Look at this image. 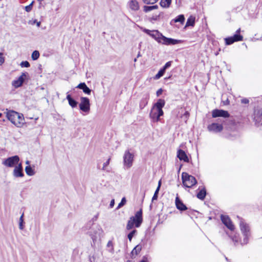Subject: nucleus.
I'll list each match as a JSON object with an SVG mask.
<instances>
[{
    "label": "nucleus",
    "instance_id": "f257e3e1",
    "mask_svg": "<svg viewBox=\"0 0 262 262\" xmlns=\"http://www.w3.org/2000/svg\"><path fill=\"white\" fill-rule=\"evenodd\" d=\"M165 103L164 100L160 99L154 105L149 114V117L154 122L159 121L160 117L163 115L162 108L164 106Z\"/></svg>",
    "mask_w": 262,
    "mask_h": 262
},
{
    "label": "nucleus",
    "instance_id": "f03ea898",
    "mask_svg": "<svg viewBox=\"0 0 262 262\" xmlns=\"http://www.w3.org/2000/svg\"><path fill=\"white\" fill-rule=\"evenodd\" d=\"M7 118L17 127H20L24 123V117L23 114L14 111H9L7 113Z\"/></svg>",
    "mask_w": 262,
    "mask_h": 262
},
{
    "label": "nucleus",
    "instance_id": "7ed1b4c3",
    "mask_svg": "<svg viewBox=\"0 0 262 262\" xmlns=\"http://www.w3.org/2000/svg\"><path fill=\"white\" fill-rule=\"evenodd\" d=\"M239 226L241 231L244 236L243 241L241 242V244L246 245L248 243L249 239L250 236V227L242 219H240Z\"/></svg>",
    "mask_w": 262,
    "mask_h": 262
},
{
    "label": "nucleus",
    "instance_id": "20e7f679",
    "mask_svg": "<svg viewBox=\"0 0 262 262\" xmlns=\"http://www.w3.org/2000/svg\"><path fill=\"white\" fill-rule=\"evenodd\" d=\"M182 179L184 186L188 188L192 187L197 183L195 178L193 176L189 175L186 172L182 173Z\"/></svg>",
    "mask_w": 262,
    "mask_h": 262
},
{
    "label": "nucleus",
    "instance_id": "39448f33",
    "mask_svg": "<svg viewBox=\"0 0 262 262\" xmlns=\"http://www.w3.org/2000/svg\"><path fill=\"white\" fill-rule=\"evenodd\" d=\"M134 159L133 154L126 150L123 155V166L125 169H129L133 165Z\"/></svg>",
    "mask_w": 262,
    "mask_h": 262
},
{
    "label": "nucleus",
    "instance_id": "423d86ee",
    "mask_svg": "<svg viewBox=\"0 0 262 262\" xmlns=\"http://www.w3.org/2000/svg\"><path fill=\"white\" fill-rule=\"evenodd\" d=\"M102 232L103 230L99 225H94L93 226L91 230L89 232V233L90 236H91L94 244H95L98 238L100 237Z\"/></svg>",
    "mask_w": 262,
    "mask_h": 262
},
{
    "label": "nucleus",
    "instance_id": "0eeeda50",
    "mask_svg": "<svg viewBox=\"0 0 262 262\" xmlns=\"http://www.w3.org/2000/svg\"><path fill=\"white\" fill-rule=\"evenodd\" d=\"M19 160V157L16 155L4 159L2 164L6 167H13L18 164Z\"/></svg>",
    "mask_w": 262,
    "mask_h": 262
},
{
    "label": "nucleus",
    "instance_id": "6e6552de",
    "mask_svg": "<svg viewBox=\"0 0 262 262\" xmlns=\"http://www.w3.org/2000/svg\"><path fill=\"white\" fill-rule=\"evenodd\" d=\"M81 111L86 113H89L90 111V99L85 97H80V102L79 104Z\"/></svg>",
    "mask_w": 262,
    "mask_h": 262
},
{
    "label": "nucleus",
    "instance_id": "1a4fd4ad",
    "mask_svg": "<svg viewBox=\"0 0 262 262\" xmlns=\"http://www.w3.org/2000/svg\"><path fill=\"white\" fill-rule=\"evenodd\" d=\"M28 75V74L27 72L22 73L18 79L12 81V85L15 88L21 86Z\"/></svg>",
    "mask_w": 262,
    "mask_h": 262
},
{
    "label": "nucleus",
    "instance_id": "9d476101",
    "mask_svg": "<svg viewBox=\"0 0 262 262\" xmlns=\"http://www.w3.org/2000/svg\"><path fill=\"white\" fill-rule=\"evenodd\" d=\"M221 219L223 223L231 231L234 229V226L230 219L227 215H221Z\"/></svg>",
    "mask_w": 262,
    "mask_h": 262
},
{
    "label": "nucleus",
    "instance_id": "9b49d317",
    "mask_svg": "<svg viewBox=\"0 0 262 262\" xmlns=\"http://www.w3.org/2000/svg\"><path fill=\"white\" fill-rule=\"evenodd\" d=\"M243 36L240 34H235L233 36L226 38L225 40L226 44L227 45H230L235 41H242L243 40Z\"/></svg>",
    "mask_w": 262,
    "mask_h": 262
},
{
    "label": "nucleus",
    "instance_id": "f8f14e48",
    "mask_svg": "<svg viewBox=\"0 0 262 262\" xmlns=\"http://www.w3.org/2000/svg\"><path fill=\"white\" fill-rule=\"evenodd\" d=\"M207 128L209 132L217 133L223 130V126L221 124L212 123L208 126Z\"/></svg>",
    "mask_w": 262,
    "mask_h": 262
},
{
    "label": "nucleus",
    "instance_id": "ddd939ff",
    "mask_svg": "<svg viewBox=\"0 0 262 262\" xmlns=\"http://www.w3.org/2000/svg\"><path fill=\"white\" fill-rule=\"evenodd\" d=\"M212 116L213 118H216L218 117L228 118L229 117L230 115L228 113V112L226 111L216 109L212 111Z\"/></svg>",
    "mask_w": 262,
    "mask_h": 262
},
{
    "label": "nucleus",
    "instance_id": "4468645a",
    "mask_svg": "<svg viewBox=\"0 0 262 262\" xmlns=\"http://www.w3.org/2000/svg\"><path fill=\"white\" fill-rule=\"evenodd\" d=\"M162 38V39L161 43L165 45H176L180 42V40H177L171 38H167L164 36H163Z\"/></svg>",
    "mask_w": 262,
    "mask_h": 262
},
{
    "label": "nucleus",
    "instance_id": "2eb2a0df",
    "mask_svg": "<svg viewBox=\"0 0 262 262\" xmlns=\"http://www.w3.org/2000/svg\"><path fill=\"white\" fill-rule=\"evenodd\" d=\"M131 217L135 218L136 227H139L143 221L142 209H140L139 211L136 213L135 216H132Z\"/></svg>",
    "mask_w": 262,
    "mask_h": 262
},
{
    "label": "nucleus",
    "instance_id": "dca6fc26",
    "mask_svg": "<svg viewBox=\"0 0 262 262\" xmlns=\"http://www.w3.org/2000/svg\"><path fill=\"white\" fill-rule=\"evenodd\" d=\"M153 38H154L159 43H161L162 40V37L163 35L160 33L158 30H152L150 35Z\"/></svg>",
    "mask_w": 262,
    "mask_h": 262
},
{
    "label": "nucleus",
    "instance_id": "f3484780",
    "mask_svg": "<svg viewBox=\"0 0 262 262\" xmlns=\"http://www.w3.org/2000/svg\"><path fill=\"white\" fill-rule=\"evenodd\" d=\"M175 203L177 209L179 210L184 211L187 209L186 205L182 202L178 196L176 197Z\"/></svg>",
    "mask_w": 262,
    "mask_h": 262
},
{
    "label": "nucleus",
    "instance_id": "a211bd4d",
    "mask_svg": "<svg viewBox=\"0 0 262 262\" xmlns=\"http://www.w3.org/2000/svg\"><path fill=\"white\" fill-rule=\"evenodd\" d=\"M177 157L180 160H183L185 162H188L189 159L184 151L182 149H179L177 152Z\"/></svg>",
    "mask_w": 262,
    "mask_h": 262
},
{
    "label": "nucleus",
    "instance_id": "6ab92c4d",
    "mask_svg": "<svg viewBox=\"0 0 262 262\" xmlns=\"http://www.w3.org/2000/svg\"><path fill=\"white\" fill-rule=\"evenodd\" d=\"M83 90V92L86 94H90L91 90L89 89L84 82L79 83L76 87Z\"/></svg>",
    "mask_w": 262,
    "mask_h": 262
},
{
    "label": "nucleus",
    "instance_id": "aec40b11",
    "mask_svg": "<svg viewBox=\"0 0 262 262\" xmlns=\"http://www.w3.org/2000/svg\"><path fill=\"white\" fill-rule=\"evenodd\" d=\"M129 8L134 11H137L139 9L138 2L136 0H130L128 3Z\"/></svg>",
    "mask_w": 262,
    "mask_h": 262
},
{
    "label": "nucleus",
    "instance_id": "412c9836",
    "mask_svg": "<svg viewBox=\"0 0 262 262\" xmlns=\"http://www.w3.org/2000/svg\"><path fill=\"white\" fill-rule=\"evenodd\" d=\"M67 99L68 101L69 105L72 107L74 108V107H76L77 106V105L78 104V102L76 100L73 99L71 97V96L70 94H69L68 93H67Z\"/></svg>",
    "mask_w": 262,
    "mask_h": 262
},
{
    "label": "nucleus",
    "instance_id": "4be33fe9",
    "mask_svg": "<svg viewBox=\"0 0 262 262\" xmlns=\"http://www.w3.org/2000/svg\"><path fill=\"white\" fill-rule=\"evenodd\" d=\"M185 20L184 16L182 14L178 15L176 18L172 19L170 21V25H172L173 23L179 22L181 24H183Z\"/></svg>",
    "mask_w": 262,
    "mask_h": 262
},
{
    "label": "nucleus",
    "instance_id": "5701e85b",
    "mask_svg": "<svg viewBox=\"0 0 262 262\" xmlns=\"http://www.w3.org/2000/svg\"><path fill=\"white\" fill-rule=\"evenodd\" d=\"M13 176L15 178H21L24 176V173L23 172V170H20L19 169H17L14 168L13 171Z\"/></svg>",
    "mask_w": 262,
    "mask_h": 262
},
{
    "label": "nucleus",
    "instance_id": "b1692460",
    "mask_svg": "<svg viewBox=\"0 0 262 262\" xmlns=\"http://www.w3.org/2000/svg\"><path fill=\"white\" fill-rule=\"evenodd\" d=\"M134 225L136 226L135 218L130 217L126 225V229L127 230H130L134 227Z\"/></svg>",
    "mask_w": 262,
    "mask_h": 262
},
{
    "label": "nucleus",
    "instance_id": "393cba45",
    "mask_svg": "<svg viewBox=\"0 0 262 262\" xmlns=\"http://www.w3.org/2000/svg\"><path fill=\"white\" fill-rule=\"evenodd\" d=\"M206 195V191L205 188L202 189L197 194V198L201 200H203Z\"/></svg>",
    "mask_w": 262,
    "mask_h": 262
},
{
    "label": "nucleus",
    "instance_id": "a878e982",
    "mask_svg": "<svg viewBox=\"0 0 262 262\" xmlns=\"http://www.w3.org/2000/svg\"><path fill=\"white\" fill-rule=\"evenodd\" d=\"M142 250V246L140 244L137 245L132 250L131 254L132 255H137Z\"/></svg>",
    "mask_w": 262,
    "mask_h": 262
},
{
    "label": "nucleus",
    "instance_id": "bb28decb",
    "mask_svg": "<svg viewBox=\"0 0 262 262\" xmlns=\"http://www.w3.org/2000/svg\"><path fill=\"white\" fill-rule=\"evenodd\" d=\"M171 3V0H161L160 6L163 8H168L169 7Z\"/></svg>",
    "mask_w": 262,
    "mask_h": 262
},
{
    "label": "nucleus",
    "instance_id": "cd10ccee",
    "mask_svg": "<svg viewBox=\"0 0 262 262\" xmlns=\"http://www.w3.org/2000/svg\"><path fill=\"white\" fill-rule=\"evenodd\" d=\"M195 23V17L192 16H190L187 20L185 27L193 26Z\"/></svg>",
    "mask_w": 262,
    "mask_h": 262
},
{
    "label": "nucleus",
    "instance_id": "c85d7f7f",
    "mask_svg": "<svg viewBox=\"0 0 262 262\" xmlns=\"http://www.w3.org/2000/svg\"><path fill=\"white\" fill-rule=\"evenodd\" d=\"M25 171L27 175L32 176L35 174L34 170L30 166H27L25 167Z\"/></svg>",
    "mask_w": 262,
    "mask_h": 262
},
{
    "label": "nucleus",
    "instance_id": "c756f323",
    "mask_svg": "<svg viewBox=\"0 0 262 262\" xmlns=\"http://www.w3.org/2000/svg\"><path fill=\"white\" fill-rule=\"evenodd\" d=\"M148 97L143 98L140 102V108L143 109L148 103Z\"/></svg>",
    "mask_w": 262,
    "mask_h": 262
},
{
    "label": "nucleus",
    "instance_id": "7c9ffc66",
    "mask_svg": "<svg viewBox=\"0 0 262 262\" xmlns=\"http://www.w3.org/2000/svg\"><path fill=\"white\" fill-rule=\"evenodd\" d=\"M165 71L163 69H161L158 73L155 76L154 79L157 80L160 78L162 76H163L164 74L165 73Z\"/></svg>",
    "mask_w": 262,
    "mask_h": 262
},
{
    "label": "nucleus",
    "instance_id": "2f4dec72",
    "mask_svg": "<svg viewBox=\"0 0 262 262\" xmlns=\"http://www.w3.org/2000/svg\"><path fill=\"white\" fill-rule=\"evenodd\" d=\"M39 55H40L39 52L38 51L35 50V51H33V53H32L31 58H32V60H36L39 58Z\"/></svg>",
    "mask_w": 262,
    "mask_h": 262
},
{
    "label": "nucleus",
    "instance_id": "473e14b6",
    "mask_svg": "<svg viewBox=\"0 0 262 262\" xmlns=\"http://www.w3.org/2000/svg\"><path fill=\"white\" fill-rule=\"evenodd\" d=\"M163 14V13L162 12H161L158 15H154L152 16V17H150L149 18V20L150 21H157V20H159L160 19V17L161 16V15Z\"/></svg>",
    "mask_w": 262,
    "mask_h": 262
},
{
    "label": "nucleus",
    "instance_id": "72a5a7b5",
    "mask_svg": "<svg viewBox=\"0 0 262 262\" xmlns=\"http://www.w3.org/2000/svg\"><path fill=\"white\" fill-rule=\"evenodd\" d=\"M24 213L22 214L19 219V228L20 230H23L24 229V220H23Z\"/></svg>",
    "mask_w": 262,
    "mask_h": 262
},
{
    "label": "nucleus",
    "instance_id": "f704fd0d",
    "mask_svg": "<svg viewBox=\"0 0 262 262\" xmlns=\"http://www.w3.org/2000/svg\"><path fill=\"white\" fill-rule=\"evenodd\" d=\"M126 199L125 198H123L121 200V202L118 204L117 207V209H118L119 208H120L121 207H122L123 205H125V204L126 203Z\"/></svg>",
    "mask_w": 262,
    "mask_h": 262
},
{
    "label": "nucleus",
    "instance_id": "c9c22d12",
    "mask_svg": "<svg viewBox=\"0 0 262 262\" xmlns=\"http://www.w3.org/2000/svg\"><path fill=\"white\" fill-rule=\"evenodd\" d=\"M158 0H142L143 2L147 5L154 4L156 3Z\"/></svg>",
    "mask_w": 262,
    "mask_h": 262
},
{
    "label": "nucleus",
    "instance_id": "e433bc0d",
    "mask_svg": "<svg viewBox=\"0 0 262 262\" xmlns=\"http://www.w3.org/2000/svg\"><path fill=\"white\" fill-rule=\"evenodd\" d=\"M136 232L137 231L136 230H134L128 234L127 237L130 242L132 241L133 237L136 233Z\"/></svg>",
    "mask_w": 262,
    "mask_h": 262
},
{
    "label": "nucleus",
    "instance_id": "4c0bfd02",
    "mask_svg": "<svg viewBox=\"0 0 262 262\" xmlns=\"http://www.w3.org/2000/svg\"><path fill=\"white\" fill-rule=\"evenodd\" d=\"M20 66L23 68V67H25V68H28L30 66V64L29 63V62L27 61H22L20 64Z\"/></svg>",
    "mask_w": 262,
    "mask_h": 262
},
{
    "label": "nucleus",
    "instance_id": "58836bf2",
    "mask_svg": "<svg viewBox=\"0 0 262 262\" xmlns=\"http://www.w3.org/2000/svg\"><path fill=\"white\" fill-rule=\"evenodd\" d=\"M107 247L108 248H110V251L113 252L114 251L113 244V242L111 241L108 242L107 244Z\"/></svg>",
    "mask_w": 262,
    "mask_h": 262
},
{
    "label": "nucleus",
    "instance_id": "ea45409f",
    "mask_svg": "<svg viewBox=\"0 0 262 262\" xmlns=\"http://www.w3.org/2000/svg\"><path fill=\"white\" fill-rule=\"evenodd\" d=\"M33 2H32L30 5L27 6L25 7V10L27 11V12H30L31 11L32 9V6H33Z\"/></svg>",
    "mask_w": 262,
    "mask_h": 262
},
{
    "label": "nucleus",
    "instance_id": "a19ab883",
    "mask_svg": "<svg viewBox=\"0 0 262 262\" xmlns=\"http://www.w3.org/2000/svg\"><path fill=\"white\" fill-rule=\"evenodd\" d=\"M152 10V6H144L143 7V11L145 12H148Z\"/></svg>",
    "mask_w": 262,
    "mask_h": 262
},
{
    "label": "nucleus",
    "instance_id": "79ce46f5",
    "mask_svg": "<svg viewBox=\"0 0 262 262\" xmlns=\"http://www.w3.org/2000/svg\"><path fill=\"white\" fill-rule=\"evenodd\" d=\"M159 191V189H156V190L154 193V196L152 198V201L157 200Z\"/></svg>",
    "mask_w": 262,
    "mask_h": 262
},
{
    "label": "nucleus",
    "instance_id": "37998d69",
    "mask_svg": "<svg viewBox=\"0 0 262 262\" xmlns=\"http://www.w3.org/2000/svg\"><path fill=\"white\" fill-rule=\"evenodd\" d=\"M172 61H168L165 63L164 67L162 68L165 71L168 68H169L171 65Z\"/></svg>",
    "mask_w": 262,
    "mask_h": 262
},
{
    "label": "nucleus",
    "instance_id": "c03bdc74",
    "mask_svg": "<svg viewBox=\"0 0 262 262\" xmlns=\"http://www.w3.org/2000/svg\"><path fill=\"white\" fill-rule=\"evenodd\" d=\"M231 238L232 239L233 242H234L235 245L238 243V238L236 235H234L233 236H230Z\"/></svg>",
    "mask_w": 262,
    "mask_h": 262
},
{
    "label": "nucleus",
    "instance_id": "a18cd8bd",
    "mask_svg": "<svg viewBox=\"0 0 262 262\" xmlns=\"http://www.w3.org/2000/svg\"><path fill=\"white\" fill-rule=\"evenodd\" d=\"M14 168H16L17 169H20V170H23V165H22V163L21 162L19 163V162L17 164H16L15 166H14Z\"/></svg>",
    "mask_w": 262,
    "mask_h": 262
},
{
    "label": "nucleus",
    "instance_id": "49530a36",
    "mask_svg": "<svg viewBox=\"0 0 262 262\" xmlns=\"http://www.w3.org/2000/svg\"><path fill=\"white\" fill-rule=\"evenodd\" d=\"M110 158H109L105 162H104L103 164V167H102V169L103 170H104L105 169V167H106L110 163Z\"/></svg>",
    "mask_w": 262,
    "mask_h": 262
},
{
    "label": "nucleus",
    "instance_id": "de8ad7c7",
    "mask_svg": "<svg viewBox=\"0 0 262 262\" xmlns=\"http://www.w3.org/2000/svg\"><path fill=\"white\" fill-rule=\"evenodd\" d=\"M5 61V58L3 56V53H0V65L2 64Z\"/></svg>",
    "mask_w": 262,
    "mask_h": 262
},
{
    "label": "nucleus",
    "instance_id": "09e8293b",
    "mask_svg": "<svg viewBox=\"0 0 262 262\" xmlns=\"http://www.w3.org/2000/svg\"><path fill=\"white\" fill-rule=\"evenodd\" d=\"M143 32H145V33L147 34L149 36L150 35L151 33H152V31L149 30L148 29H144L143 30Z\"/></svg>",
    "mask_w": 262,
    "mask_h": 262
},
{
    "label": "nucleus",
    "instance_id": "8fccbe9b",
    "mask_svg": "<svg viewBox=\"0 0 262 262\" xmlns=\"http://www.w3.org/2000/svg\"><path fill=\"white\" fill-rule=\"evenodd\" d=\"M249 102V100L246 98H244L241 100V102L244 104H247Z\"/></svg>",
    "mask_w": 262,
    "mask_h": 262
},
{
    "label": "nucleus",
    "instance_id": "3c124183",
    "mask_svg": "<svg viewBox=\"0 0 262 262\" xmlns=\"http://www.w3.org/2000/svg\"><path fill=\"white\" fill-rule=\"evenodd\" d=\"M162 92H163V90L162 89H159L157 91V93H156L157 96H159L160 95L162 94Z\"/></svg>",
    "mask_w": 262,
    "mask_h": 262
},
{
    "label": "nucleus",
    "instance_id": "603ef678",
    "mask_svg": "<svg viewBox=\"0 0 262 262\" xmlns=\"http://www.w3.org/2000/svg\"><path fill=\"white\" fill-rule=\"evenodd\" d=\"M114 204H115V200L114 199L112 200L111 201L110 204V207L111 208H113L114 206Z\"/></svg>",
    "mask_w": 262,
    "mask_h": 262
},
{
    "label": "nucleus",
    "instance_id": "864d4df0",
    "mask_svg": "<svg viewBox=\"0 0 262 262\" xmlns=\"http://www.w3.org/2000/svg\"><path fill=\"white\" fill-rule=\"evenodd\" d=\"M34 23H36L38 27H40L41 24L40 21H37V20H35Z\"/></svg>",
    "mask_w": 262,
    "mask_h": 262
},
{
    "label": "nucleus",
    "instance_id": "5fc2aeb1",
    "mask_svg": "<svg viewBox=\"0 0 262 262\" xmlns=\"http://www.w3.org/2000/svg\"><path fill=\"white\" fill-rule=\"evenodd\" d=\"M161 185V180H160L158 182V186L157 189H159V190H160Z\"/></svg>",
    "mask_w": 262,
    "mask_h": 262
},
{
    "label": "nucleus",
    "instance_id": "6e6d98bb",
    "mask_svg": "<svg viewBox=\"0 0 262 262\" xmlns=\"http://www.w3.org/2000/svg\"><path fill=\"white\" fill-rule=\"evenodd\" d=\"M152 10L157 9L158 8V6L157 5L152 6Z\"/></svg>",
    "mask_w": 262,
    "mask_h": 262
},
{
    "label": "nucleus",
    "instance_id": "4d7b16f0",
    "mask_svg": "<svg viewBox=\"0 0 262 262\" xmlns=\"http://www.w3.org/2000/svg\"><path fill=\"white\" fill-rule=\"evenodd\" d=\"M184 116L186 117V118H187L189 116V113L188 112H186L184 114Z\"/></svg>",
    "mask_w": 262,
    "mask_h": 262
},
{
    "label": "nucleus",
    "instance_id": "13d9d810",
    "mask_svg": "<svg viewBox=\"0 0 262 262\" xmlns=\"http://www.w3.org/2000/svg\"><path fill=\"white\" fill-rule=\"evenodd\" d=\"M240 31H241V29H240V28H239V29H238L236 31V34H239V32H240Z\"/></svg>",
    "mask_w": 262,
    "mask_h": 262
},
{
    "label": "nucleus",
    "instance_id": "bf43d9fd",
    "mask_svg": "<svg viewBox=\"0 0 262 262\" xmlns=\"http://www.w3.org/2000/svg\"><path fill=\"white\" fill-rule=\"evenodd\" d=\"M26 164L29 165V164H30V162H29V161H28V160H27V161H26Z\"/></svg>",
    "mask_w": 262,
    "mask_h": 262
},
{
    "label": "nucleus",
    "instance_id": "052dcab7",
    "mask_svg": "<svg viewBox=\"0 0 262 262\" xmlns=\"http://www.w3.org/2000/svg\"><path fill=\"white\" fill-rule=\"evenodd\" d=\"M140 56V53L138 54L137 57H139Z\"/></svg>",
    "mask_w": 262,
    "mask_h": 262
},
{
    "label": "nucleus",
    "instance_id": "680f3d73",
    "mask_svg": "<svg viewBox=\"0 0 262 262\" xmlns=\"http://www.w3.org/2000/svg\"><path fill=\"white\" fill-rule=\"evenodd\" d=\"M136 60H137V59H136V58H135V59H134V61H136Z\"/></svg>",
    "mask_w": 262,
    "mask_h": 262
},
{
    "label": "nucleus",
    "instance_id": "e2e57ef3",
    "mask_svg": "<svg viewBox=\"0 0 262 262\" xmlns=\"http://www.w3.org/2000/svg\"><path fill=\"white\" fill-rule=\"evenodd\" d=\"M140 262H145V261H144V260H142V261H140Z\"/></svg>",
    "mask_w": 262,
    "mask_h": 262
},
{
    "label": "nucleus",
    "instance_id": "0e129e2a",
    "mask_svg": "<svg viewBox=\"0 0 262 262\" xmlns=\"http://www.w3.org/2000/svg\"><path fill=\"white\" fill-rule=\"evenodd\" d=\"M261 116H262V113H261Z\"/></svg>",
    "mask_w": 262,
    "mask_h": 262
}]
</instances>
